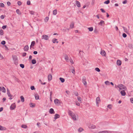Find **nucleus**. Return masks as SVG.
I'll return each mask as SVG.
<instances>
[{
	"label": "nucleus",
	"instance_id": "55",
	"mask_svg": "<svg viewBox=\"0 0 133 133\" xmlns=\"http://www.w3.org/2000/svg\"><path fill=\"white\" fill-rule=\"evenodd\" d=\"M27 4L28 5H30V1L28 0L27 1Z\"/></svg>",
	"mask_w": 133,
	"mask_h": 133
},
{
	"label": "nucleus",
	"instance_id": "2",
	"mask_svg": "<svg viewBox=\"0 0 133 133\" xmlns=\"http://www.w3.org/2000/svg\"><path fill=\"white\" fill-rule=\"evenodd\" d=\"M117 87L119 88L120 90H126L127 89L126 87L124 85L121 84H119L118 85Z\"/></svg>",
	"mask_w": 133,
	"mask_h": 133
},
{
	"label": "nucleus",
	"instance_id": "34",
	"mask_svg": "<svg viewBox=\"0 0 133 133\" xmlns=\"http://www.w3.org/2000/svg\"><path fill=\"white\" fill-rule=\"evenodd\" d=\"M2 91L3 92L5 93L6 92V90L5 88L4 87H3L2 88Z\"/></svg>",
	"mask_w": 133,
	"mask_h": 133
},
{
	"label": "nucleus",
	"instance_id": "23",
	"mask_svg": "<svg viewBox=\"0 0 133 133\" xmlns=\"http://www.w3.org/2000/svg\"><path fill=\"white\" fill-rule=\"evenodd\" d=\"M65 60L67 61H69V57L66 55H65Z\"/></svg>",
	"mask_w": 133,
	"mask_h": 133
},
{
	"label": "nucleus",
	"instance_id": "48",
	"mask_svg": "<svg viewBox=\"0 0 133 133\" xmlns=\"http://www.w3.org/2000/svg\"><path fill=\"white\" fill-rule=\"evenodd\" d=\"M122 36L123 37L125 38L126 37L127 35L125 33H124L122 34Z\"/></svg>",
	"mask_w": 133,
	"mask_h": 133
},
{
	"label": "nucleus",
	"instance_id": "51",
	"mask_svg": "<svg viewBox=\"0 0 133 133\" xmlns=\"http://www.w3.org/2000/svg\"><path fill=\"white\" fill-rule=\"evenodd\" d=\"M74 95L76 96H78V93L76 92H74Z\"/></svg>",
	"mask_w": 133,
	"mask_h": 133
},
{
	"label": "nucleus",
	"instance_id": "25",
	"mask_svg": "<svg viewBox=\"0 0 133 133\" xmlns=\"http://www.w3.org/2000/svg\"><path fill=\"white\" fill-rule=\"evenodd\" d=\"M35 42L34 41H33L32 42L30 46V49L31 48L32 46H34L35 44Z\"/></svg>",
	"mask_w": 133,
	"mask_h": 133
},
{
	"label": "nucleus",
	"instance_id": "29",
	"mask_svg": "<svg viewBox=\"0 0 133 133\" xmlns=\"http://www.w3.org/2000/svg\"><path fill=\"white\" fill-rule=\"evenodd\" d=\"M59 80L61 81L62 83H63L65 81V79L64 78L60 77L59 78Z\"/></svg>",
	"mask_w": 133,
	"mask_h": 133
},
{
	"label": "nucleus",
	"instance_id": "20",
	"mask_svg": "<svg viewBox=\"0 0 133 133\" xmlns=\"http://www.w3.org/2000/svg\"><path fill=\"white\" fill-rule=\"evenodd\" d=\"M117 64L118 66H120L121 64V62L119 60H118L117 61Z\"/></svg>",
	"mask_w": 133,
	"mask_h": 133
},
{
	"label": "nucleus",
	"instance_id": "21",
	"mask_svg": "<svg viewBox=\"0 0 133 133\" xmlns=\"http://www.w3.org/2000/svg\"><path fill=\"white\" fill-rule=\"evenodd\" d=\"M6 130L5 128L2 127L0 125V130Z\"/></svg>",
	"mask_w": 133,
	"mask_h": 133
},
{
	"label": "nucleus",
	"instance_id": "12",
	"mask_svg": "<svg viewBox=\"0 0 133 133\" xmlns=\"http://www.w3.org/2000/svg\"><path fill=\"white\" fill-rule=\"evenodd\" d=\"M76 4L77 6L78 7H81V4L80 2L77 1H76Z\"/></svg>",
	"mask_w": 133,
	"mask_h": 133
},
{
	"label": "nucleus",
	"instance_id": "19",
	"mask_svg": "<svg viewBox=\"0 0 133 133\" xmlns=\"http://www.w3.org/2000/svg\"><path fill=\"white\" fill-rule=\"evenodd\" d=\"M52 76L51 74L49 75L48 76V79L49 81H51L52 79Z\"/></svg>",
	"mask_w": 133,
	"mask_h": 133
},
{
	"label": "nucleus",
	"instance_id": "16",
	"mask_svg": "<svg viewBox=\"0 0 133 133\" xmlns=\"http://www.w3.org/2000/svg\"><path fill=\"white\" fill-rule=\"evenodd\" d=\"M70 71L74 75L75 74V69L74 67H72L71 68V69L70 70Z\"/></svg>",
	"mask_w": 133,
	"mask_h": 133
},
{
	"label": "nucleus",
	"instance_id": "45",
	"mask_svg": "<svg viewBox=\"0 0 133 133\" xmlns=\"http://www.w3.org/2000/svg\"><path fill=\"white\" fill-rule=\"evenodd\" d=\"M3 31L2 30H0V34L1 35H3Z\"/></svg>",
	"mask_w": 133,
	"mask_h": 133
},
{
	"label": "nucleus",
	"instance_id": "28",
	"mask_svg": "<svg viewBox=\"0 0 133 133\" xmlns=\"http://www.w3.org/2000/svg\"><path fill=\"white\" fill-rule=\"evenodd\" d=\"M104 21L101 20V21L100 22L98 23V24L101 26H102L103 25V23H104Z\"/></svg>",
	"mask_w": 133,
	"mask_h": 133
},
{
	"label": "nucleus",
	"instance_id": "13",
	"mask_svg": "<svg viewBox=\"0 0 133 133\" xmlns=\"http://www.w3.org/2000/svg\"><path fill=\"white\" fill-rule=\"evenodd\" d=\"M60 117V115L58 114H56L54 116V118L55 120H56L57 118H59Z\"/></svg>",
	"mask_w": 133,
	"mask_h": 133
},
{
	"label": "nucleus",
	"instance_id": "39",
	"mask_svg": "<svg viewBox=\"0 0 133 133\" xmlns=\"http://www.w3.org/2000/svg\"><path fill=\"white\" fill-rule=\"evenodd\" d=\"M49 20V17H46L44 19V21L45 22H47Z\"/></svg>",
	"mask_w": 133,
	"mask_h": 133
},
{
	"label": "nucleus",
	"instance_id": "1",
	"mask_svg": "<svg viewBox=\"0 0 133 133\" xmlns=\"http://www.w3.org/2000/svg\"><path fill=\"white\" fill-rule=\"evenodd\" d=\"M68 113L69 115L71 116L73 119L74 121L77 120L78 119V116L77 114L74 113L70 110H68Z\"/></svg>",
	"mask_w": 133,
	"mask_h": 133
},
{
	"label": "nucleus",
	"instance_id": "40",
	"mask_svg": "<svg viewBox=\"0 0 133 133\" xmlns=\"http://www.w3.org/2000/svg\"><path fill=\"white\" fill-rule=\"evenodd\" d=\"M105 83L106 85H110V83L109 81H105Z\"/></svg>",
	"mask_w": 133,
	"mask_h": 133
},
{
	"label": "nucleus",
	"instance_id": "5",
	"mask_svg": "<svg viewBox=\"0 0 133 133\" xmlns=\"http://www.w3.org/2000/svg\"><path fill=\"white\" fill-rule=\"evenodd\" d=\"M55 104L56 105H59L61 103V102L57 99H55L54 101Z\"/></svg>",
	"mask_w": 133,
	"mask_h": 133
},
{
	"label": "nucleus",
	"instance_id": "37",
	"mask_svg": "<svg viewBox=\"0 0 133 133\" xmlns=\"http://www.w3.org/2000/svg\"><path fill=\"white\" fill-rule=\"evenodd\" d=\"M88 29L89 31H92L93 30V28L92 27H90L88 28Z\"/></svg>",
	"mask_w": 133,
	"mask_h": 133
},
{
	"label": "nucleus",
	"instance_id": "30",
	"mask_svg": "<svg viewBox=\"0 0 133 133\" xmlns=\"http://www.w3.org/2000/svg\"><path fill=\"white\" fill-rule=\"evenodd\" d=\"M21 127L22 128L26 129L27 128V126L23 124L21 125Z\"/></svg>",
	"mask_w": 133,
	"mask_h": 133
},
{
	"label": "nucleus",
	"instance_id": "6",
	"mask_svg": "<svg viewBox=\"0 0 133 133\" xmlns=\"http://www.w3.org/2000/svg\"><path fill=\"white\" fill-rule=\"evenodd\" d=\"M42 39H43L46 40H48L49 38L48 36L46 35H44L42 36Z\"/></svg>",
	"mask_w": 133,
	"mask_h": 133
},
{
	"label": "nucleus",
	"instance_id": "62",
	"mask_svg": "<svg viewBox=\"0 0 133 133\" xmlns=\"http://www.w3.org/2000/svg\"><path fill=\"white\" fill-rule=\"evenodd\" d=\"M127 1L125 0L124 1H123V4H126V3H127Z\"/></svg>",
	"mask_w": 133,
	"mask_h": 133
},
{
	"label": "nucleus",
	"instance_id": "43",
	"mask_svg": "<svg viewBox=\"0 0 133 133\" xmlns=\"http://www.w3.org/2000/svg\"><path fill=\"white\" fill-rule=\"evenodd\" d=\"M110 2V1L109 0H108L105 1L104 3V4H108Z\"/></svg>",
	"mask_w": 133,
	"mask_h": 133
},
{
	"label": "nucleus",
	"instance_id": "53",
	"mask_svg": "<svg viewBox=\"0 0 133 133\" xmlns=\"http://www.w3.org/2000/svg\"><path fill=\"white\" fill-rule=\"evenodd\" d=\"M1 44H3V45H4L5 44V41H2L1 42Z\"/></svg>",
	"mask_w": 133,
	"mask_h": 133
},
{
	"label": "nucleus",
	"instance_id": "15",
	"mask_svg": "<svg viewBox=\"0 0 133 133\" xmlns=\"http://www.w3.org/2000/svg\"><path fill=\"white\" fill-rule=\"evenodd\" d=\"M29 49V46L28 45L25 46L24 48V50L25 51H27Z\"/></svg>",
	"mask_w": 133,
	"mask_h": 133
},
{
	"label": "nucleus",
	"instance_id": "18",
	"mask_svg": "<svg viewBox=\"0 0 133 133\" xmlns=\"http://www.w3.org/2000/svg\"><path fill=\"white\" fill-rule=\"evenodd\" d=\"M123 29L124 31L126 33H128V32L129 30L127 28H126L124 26L123 27Z\"/></svg>",
	"mask_w": 133,
	"mask_h": 133
},
{
	"label": "nucleus",
	"instance_id": "11",
	"mask_svg": "<svg viewBox=\"0 0 133 133\" xmlns=\"http://www.w3.org/2000/svg\"><path fill=\"white\" fill-rule=\"evenodd\" d=\"M7 94L8 96L9 97H12V96L10 94V91L8 89H7Z\"/></svg>",
	"mask_w": 133,
	"mask_h": 133
},
{
	"label": "nucleus",
	"instance_id": "14",
	"mask_svg": "<svg viewBox=\"0 0 133 133\" xmlns=\"http://www.w3.org/2000/svg\"><path fill=\"white\" fill-rule=\"evenodd\" d=\"M120 93L121 94V95L122 96H124L126 95V93L124 90L121 91H120Z\"/></svg>",
	"mask_w": 133,
	"mask_h": 133
},
{
	"label": "nucleus",
	"instance_id": "17",
	"mask_svg": "<svg viewBox=\"0 0 133 133\" xmlns=\"http://www.w3.org/2000/svg\"><path fill=\"white\" fill-rule=\"evenodd\" d=\"M49 112L51 114H54L55 113V112L52 108H51L49 110Z\"/></svg>",
	"mask_w": 133,
	"mask_h": 133
},
{
	"label": "nucleus",
	"instance_id": "35",
	"mask_svg": "<svg viewBox=\"0 0 133 133\" xmlns=\"http://www.w3.org/2000/svg\"><path fill=\"white\" fill-rule=\"evenodd\" d=\"M57 13V11L56 10H55L53 11V15H55Z\"/></svg>",
	"mask_w": 133,
	"mask_h": 133
},
{
	"label": "nucleus",
	"instance_id": "3",
	"mask_svg": "<svg viewBox=\"0 0 133 133\" xmlns=\"http://www.w3.org/2000/svg\"><path fill=\"white\" fill-rule=\"evenodd\" d=\"M12 57L14 61V63L16 65H17L18 64V59L17 57L15 55H12Z\"/></svg>",
	"mask_w": 133,
	"mask_h": 133
},
{
	"label": "nucleus",
	"instance_id": "9",
	"mask_svg": "<svg viewBox=\"0 0 133 133\" xmlns=\"http://www.w3.org/2000/svg\"><path fill=\"white\" fill-rule=\"evenodd\" d=\"M101 54L103 56H105L106 55V52L104 50H101Z\"/></svg>",
	"mask_w": 133,
	"mask_h": 133
},
{
	"label": "nucleus",
	"instance_id": "10",
	"mask_svg": "<svg viewBox=\"0 0 133 133\" xmlns=\"http://www.w3.org/2000/svg\"><path fill=\"white\" fill-rule=\"evenodd\" d=\"M89 127L90 128L94 129L96 128V126L92 124H90L89 125Z\"/></svg>",
	"mask_w": 133,
	"mask_h": 133
},
{
	"label": "nucleus",
	"instance_id": "32",
	"mask_svg": "<svg viewBox=\"0 0 133 133\" xmlns=\"http://www.w3.org/2000/svg\"><path fill=\"white\" fill-rule=\"evenodd\" d=\"M32 63L33 64H35L36 63V61L35 59H33L32 60Z\"/></svg>",
	"mask_w": 133,
	"mask_h": 133
},
{
	"label": "nucleus",
	"instance_id": "44",
	"mask_svg": "<svg viewBox=\"0 0 133 133\" xmlns=\"http://www.w3.org/2000/svg\"><path fill=\"white\" fill-rule=\"evenodd\" d=\"M77 99L78 101L79 102H81V98L80 97H77Z\"/></svg>",
	"mask_w": 133,
	"mask_h": 133
},
{
	"label": "nucleus",
	"instance_id": "38",
	"mask_svg": "<svg viewBox=\"0 0 133 133\" xmlns=\"http://www.w3.org/2000/svg\"><path fill=\"white\" fill-rule=\"evenodd\" d=\"M83 130V129L81 128H80L78 129V131L79 132H81Z\"/></svg>",
	"mask_w": 133,
	"mask_h": 133
},
{
	"label": "nucleus",
	"instance_id": "4",
	"mask_svg": "<svg viewBox=\"0 0 133 133\" xmlns=\"http://www.w3.org/2000/svg\"><path fill=\"white\" fill-rule=\"evenodd\" d=\"M96 105L98 107L99 106L98 104L100 102V100L99 97H98L96 98Z\"/></svg>",
	"mask_w": 133,
	"mask_h": 133
},
{
	"label": "nucleus",
	"instance_id": "7",
	"mask_svg": "<svg viewBox=\"0 0 133 133\" xmlns=\"http://www.w3.org/2000/svg\"><path fill=\"white\" fill-rule=\"evenodd\" d=\"M16 107V105L15 103H14L11 104L10 106V109L11 110H13L15 109Z\"/></svg>",
	"mask_w": 133,
	"mask_h": 133
},
{
	"label": "nucleus",
	"instance_id": "26",
	"mask_svg": "<svg viewBox=\"0 0 133 133\" xmlns=\"http://www.w3.org/2000/svg\"><path fill=\"white\" fill-rule=\"evenodd\" d=\"M35 97L36 99L37 100L39 99V96L37 94H36L35 95Z\"/></svg>",
	"mask_w": 133,
	"mask_h": 133
},
{
	"label": "nucleus",
	"instance_id": "36",
	"mask_svg": "<svg viewBox=\"0 0 133 133\" xmlns=\"http://www.w3.org/2000/svg\"><path fill=\"white\" fill-rule=\"evenodd\" d=\"M98 133H108V132L107 131H99Z\"/></svg>",
	"mask_w": 133,
	"mask_h": 133
},
{
	"label": "nucleus",
	"instance_id": "60",
	"mask_svg": "<svg viewBox=\"0 0 133 133\" xmlns=\"http://www.w3.org/2000/svg\"><path fill=\"white\" fill-rule=\"evenodd\" d=\"M0 18L2 19H3L4 18V17L3 15H2L0 17Z\"/></svg>",
	"mask_w": 133,
	"mask_h": 133
},
{
	"label": "nucleus",
	"instance_id": "61",
	"mask_svg": "<svg viewBox=\"0 0 133 133\" xmlns=\"http://www.w3.org/2000/svg\"><path fill=\"white\" fill-rule=\"evenodd\" d=\"M40 123L39 122L37 123V126L39 127H40L39 126H40Z\"/></svg>",
	"mask_w": 133,
	"mask_h": 133
},
{
	"label": "nucleus",
	"instance_id": "58",
	"mask_svg": "<svg viewBox=\"0 0 133 133\" xmlns=\"http://www.w3.org/2000/svg\"><path fill=\"white\" fill-rule=\"evenodd\" d=\"M30 13L31 15H34V12L33 11H30Z\"/></svg>",
	"mask_w": 133,
	"mask_h": 133
},
{
	"label": "nucleus",
	"instance_id": "59",
	"mask_svg": "<svg viewBox=\"0 0 133 133\" xmlns=\"http://www.w3.org/2000/svg\"><path fill=\"white\" fill-rule=\"evenodd\" d=\"M7 4L8 6H10L11 4V3L9 1L7 2Z\"/></svg>",
	"mask_w": 133,
	"mask_h": 133
},
{
	"label": "nucleus",
	"instance_id": "56",
	"mask_svg": "<svg viewBox=\"0 0 133 133\" xmlns=\"http://www.w3.org/2000/svg\"><path fill=\"white\" fill-rule=\"evenodd\" d=\"M100 10L102 12L105 13V11L103 9H101Z\"/></svg>",
	"mask_w": 133,
	"mask_h": 133
},
{
	"label": "nucleus",
	"instance_id": "63",
	"mask_svg": "<svg viewBox=\"0 0 133 133\" xmlns=\"http://www.w3.org/2000/svg\"><path fill=\"white\" fill-rule=\"evenodd\" d=\"M26 53L24 52L22 56L24 57L25 56H26Z\"/></svg>",
	"mask_w": 133,
	"mask_h": 133
},
{
	"label": "nucleus",
	"instance_id": "46",
	"mask_svg": "<svg viewBox=\"0 0 133 133\" xmlns=\"http://www.w3.org/2000/svg\"><path fill=\"white\" fill-rule=\"evenodd\" d=\"M95 70L98 72H99L100 71V69L98 68H95Z\"/></svg>",
	"mask_w": 133,
	"mask_h": 133
},
{
	"label": "nucleus",
	"instance_id": "50",
	"mask_svg": "<svg viewBox=\"0 0 133 133\" xmlns=\"http://www.w3.org/2000/svg\"><path fill=\"white\" fill-rule=\"evenodd\" d=\"M20 66L22 68H24V65L23 64H21L20 65Z\"/></svg>",
	"mask_w": 133,
	"mask_h": 133
},
{
	"label": "nucleus",
	"instance_id": "22",
	"mask_svg": "<svg viewBox=\"0 0 133 133\" xmlns=\"http://www.w3.org/2000/svg\"><path fill=\"white\" fill-rule=\"evenodd\" d=\"M74 23L73 22H71L70 25V28L72 29L73 28H74Z\"/></svg>",
	"mask_w": 133,
	"mask_h": 133
},
{
	"label": "nucleus",
	"instance_id": "54",
	"mask_svg": "<svg viewBox=\"0 0 133 133\" xmlns=\"http://www.w3.org/2000/svg\"><path fill=\"white\" fill-rule=\"evenodd\" d=\"M7 27L6 25H3L2 26V28L3 29H5Z\"/></svg>",
	"mask_w": 133,
	"mask_h": 133
},
{
	"label": "nucleus",
	"instance_id": "49",
	"mask_svg": "<svg viewBox=\"0 0 133 133\" xmlns=\"http://www.w3.org/2000/svg\"><path fill=\"white\" fill-rule=\"evenodd\" d=\"M0 6L2 7H3L4 6V4L2 3H0Z\"/></svg>",
	"mask_w": 133,
	"mask_h": 133
},
{
	"label": "nucleus",
	"instance_id": "52",
	"mask_svg": "<svg viewBox=\"0 0 133 133\" xmlns=\"http://www.w3.org/2000/svg\"><path fill=\"white\" fill-rule=\"evenodd\" d=\"M17 4H18L19 5H21L22 4L21 2L19 1H18Z\"/></svg>",
	"mask_w": 133,
	"mask_h": 133
},
{
	"label": "nucleus",
	"instance_id": "57",
	"mask_svg": "<svg viewBox=\"0 0 133 133\" xmlns=\"http://www.w3.org/2000/svg\"><path fill=\"white\" fill-rule=\"evenodd\" d=\"M131 102L133 104V98H131L130 99Z\"/></svg>",
	"mask_w": 133,
	"mask_h": 133
},
{
	"label": "nucleus",
	"instance_id": "33",
	"mask_svg": "<svg viewBox=\"0 0 133 133\" xmlns=\"http://www.w3.org/2000/svg\"><path fill=\"white\" fill-rule=\"evenodd\" d=\"M128 46L130 48H133V46L131 44H129L128 45Z\"/></svg>",
	"mask_w": 133,
	"mask_h": 133
},
{
	"label": "nucleus",
	"instance_id": "24",
	"mask_svg": "<svg viewBox=\"0 0 133 133\" xmlns=\"http://www.w3.org/2000/svg\"><path fill=\"white\" fill-rule=\"evenodd\" d=\"M20 98L21 102H24V99L23 97L22 96H21Z\"/></svg>",
	"mask_w": 133,
	"mask_h": 133
},
{
	"label": "nucleus",
	"instance_id": "8",
	"mask_svg": "<svg viewBox=\"0 0 133 133\" xmlns=\"http://www.w3.org/2000/svg\"><path fill=\"white\" fill-rule=\"evenodd\" d=\"M82 82L84 85H87V82L86 81V77L85 76L83 77Z\"/></svg>",
	"mask_w": 133,
	"mask_h": 133
},
{
	"label": "nucleus",
	"instance_id": "64",
	"mask_svg": "<svg viewBox=\"0 0 133 133\" xmlns=\"http://www.w3.org/2000/svg\"><path fill=\"white\" fill-rule=\"evenodd\" d=\"M33 53L34 54L36 55L37 54V51H35L33 52Z\"/></svg>",
	"mask_w": 133,
	"mask_h": 133
},
{
	"label": "nucleus",
	"instance_id": "27",
	"mask_svg": "<svg viewBox=\"0 0 133 133\" xmlns=\"http://www.w3.org/2000/svg\"><path fill=\"white\" fill-rule=\"evenodd\" d=\"M112 105L111 104H109L107 105V108L110 109H111L112 107Z\"/></svg>",
	"mask_w": 133,
	"mask_h": 133
},
{
	"label": "nucleus",
	"instance_id": "42",
	"mask_svg": "<svg viewBox=\"0 0 133 133\" xmlns=\"http://www.w3.org/2000/svg\"><path fill=\"white\" fill-rule=\"evenodd\" d=\"M57 40V39L55 38L53 39H52V42L53 43H55L56 42V41Z\"/></svg>",
	"mask_w": 133,
	"mask_h": 133
},
{
	"label": "nucleus",
	"instance_id": "41",
	"mask_svg": "<svg viewBox=\"0 0 133 133\" xmlns=\"http://www.w3.org/2000/svg\"><path fill=\"white\" fill-rule=\"evenodd\" d=\"M16 12L18 14L20 15L21 14V13L20 12L19 10L18 9H17L16 10Z\"/></svg>",
	"mask_w": 133,
	"mask_h": 133
},
{
	"label": "nucleus",
	"instance_id": "31",
	"mask_svg": "<svg viewBox=\"0 0 133 133\" xmlns=\"http://www.w3.org/2000/svg\"><path fill=\"white\" fill-rule=\"evenodd\" d=\"M30 107H35V105L34 104H33L32 103H30Z\"/></svg>",
	"mask_w": 133,
	"mask_h": 133
},
{
	"label": "nucleus",
	"instance_id": "47",
	"mask_svg": "<svg viewBox=\"0 0 133 133\" xmlns=\"http://www.w3.org/2000/svg\"><path fill=\"white\" fill-rule=\"evenodd\" d=\"M30 89L31 90H35V89L34 87L33 86H31L30 87Z\"/></svg>",
	"mask_w": 133,
	"mask_h": 133
}]
</instances>
